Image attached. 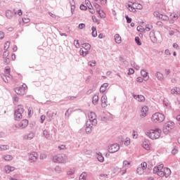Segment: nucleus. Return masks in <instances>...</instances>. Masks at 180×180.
Here are the masks:
<instances>
[{"mask_svg":"<svg viewBox=\"0 0 180 180\" xmlns=\"http://www.w3.org/2000/svg\"><path fill=\"white\" fill-rule=\"evenodd\" d=\"M153 172L154 174H157L158 176H165V178H168V176L172 174L171 169L168 167L164 168L163 164H160L158 166L155 167Z\"/></svg>","mask_w":180,"mask_h":180,"instance_id":"obj_1","label":"nucleus"},{"mask_svg":"<svg viewBox=\"0 0 180 180\" xmlns=\"http://www.w3.org/2000/svg\"><path fill=\"white\" fill-rule=\"evenodd\" d=\"M146 135L151 140H157L161 136V129L158 128L150 129L146 132Z\"/></svg>","mask_w":180,"mask_h":180,"instance_id":"obj_2","label":"nucleus"},{"mask_svg":"<svg viewBox=\"0 0 180 180\" xmlns=\"http://www.w3.org/2000/svg\"><path fill=\"white\" fill-rule=\"evenodd\" d=\"M165 120V115L161 112H155L151 117V122L153 123H162Z\"/></svg>","mask_w":180,"mask_h":180,"instance_id":"obj_3","label":"nucleus"},{"mask_svg":"<svg viewBox=\"0 0 180 180\" xmlns=\"http://www.w3.org/2000/svg\"><path fill=\"white\" fill-rule=\"evenodd\" d=\"M25 112V110L23 109V105H18L15 108V112H14V119L15 120H20L22 119V113Z\"/></svg>","mask_w":180,"mask_h":180,"instance_id":"obj_4","label":"nucleus"},{"mask_svg":"<svg viewBox=\"0 0 180 180\" xmlns=\"http://www.w3.org/2000/svg\"><path fill=\"white\" fill-rule=\"evenodd\" d=\"M67 155H57L53 157V162L58 164H64L67 162Z\"/></svg>","mask_w":180,"mask_h":180,"instance_id":"obj_5","label":"nucleus"},{"mask_svg":"<svg viewBox=\"0 0 180 180\" xmlns=\"http://www.w3.org/2000/svg\"><path fill=\"white\" fill-rule=\"evenodd\" d=\"M174 126H175V123H174L172 121L167 122L163 127V132L165 134H168L169 132L174 129Z\"/></svg>","mask_w":180,"mask_h":180,"instance_id":"obj_6","label":"nucleus"},{"mask_svg":"<svg viewBox=\"0 0 180 180\" xmlns=\"http://www.w3.org/2000/svg\"><path fill=\"white\" fill-rule=\"evenodd\" d=\"M120 149V146L117 143L112 144L108 148L109 153H117Z\"/></svg>","mask_w":180,"mask_h":180,"instance_id":"obj_7","label":"nucleus"},{"mask_svg":"<svg viewBox=\"0 0 180 180\" xmlns=\"http://www.w3.org/2000/svg\"><path fill=\"white\" fill-rule=\"evenodd\" d=\"M88 116L89 121L87 122H89V123H91V122H93V123H96V115L95 114V112H90Z\"/></svg>","mask_w":180,"mask_h":180,"instance_id":"obj_8","label":"nucleus"},{"mask_svg":"<svg viewBox=\"0 0 180 180\" xmlns=\"http://www.w3.org/2000/svg\"><path fill=\"white\" fill-rule=\"evenodd\" d=\"M130 164L131 162L127 160H125L123 162V169L120 172L121 175H124V174L127 170V168H129V166L130 165Z\"/></svg>","mask_w":180,"mask_h":180,"instance_id":"obj_9","label":"nucleus"},{"mask_svg":"<svg viewBox=\"0 0 180 180\" xmlns=\"http://www.w3.org/2000/svg\"><path fill=\"white\" fill-rule=\"evenodd\" d=\"M101 106L102 108L108 107V96L105 94L101 97Z\"/></svg>","mask_w":180,"mask_h":180,"instance_id":"obj_10","label":"nucleus"},{"mask_svg":"<svg viewBox=\"0 0 180 180\" xmlns=\"http://www.w3.org/2000/svg\"><path fill=\"white\" fill-rule=\"evenodd\" d=\"M29 125V121L27 120H22L18 124L20 129H26Z\"/></svg>","mask_w":180,"mask_h":180,"instance_id":"obj_11","label":"nucleus"},{"mask_svg":"<svg viewBox=\"0 0 180 180\" xmlns=\"http://www.w3.org/2000/svg\"><path fill=\"white\" fill-rule=\"evenodd\" d=\"M147 115H148V107L144 106L141 109V116H142V117H146Z\"/></svg>","mask_w":180,"mask_h":180,"instance_id":"obj_12","label":"nucleus"},{"mask_svg":"<svg viewBox=\"0 0 180 180\" xmlns=\"http://www.w3.org/2000/svg\"><path fill=\"white\" fill-rule=\"evenodd\" d=\"M37 157H39V155H37V153L35 152L30 153L29 155L30 161H32L33 162L37 160Z\"/></svg>","mask_w":180,"mask_h":180,"instance_id":"obj_13","label":"nucleus"},{"mask_svg":"<svg viewBox=\"0 0 180 180\" xmlns=\"http://www.w3.org/2000/svg\"><path fill=\"white\" fill-rule=\"evenodd\" d=\"M15 91L18 95H25V94H26V91L25 89H22V87H17Z\"/></svg>","mask_w":180,"mask_h":180,"instance_id":"obj_14","label":"nucleus"},{"mask_svg":"<svg viewBox=\"0 0 180 180\" xmlns=\"http://www.w3.org/2000/svg\"><path fill=\"white\" fill-rule=\"evenodd\" d=\"M134 98L138 101V102H144V101H146V98H144V96L143 95H134Z\"/></svg>","mask_w":180,"mask_h":180,"instance_id":"obj_15","label":"nucleus"},{"mask_svg":"<svg viewBox=\"0 0 180 180\" xmlns=\"http://www.w3.org/2000/svg\"><path fill=\"white\" fill-rule=\"evenodd\" d=\"M108 86H109V84L104 83L100 88V92L101 94H104V92H106V90L108 89Z\"/></svg>","mask_w":180,"mask_h":180,"instance_id":"obj_16","label":"nucleus"},{"mask_svg":"<svg viewBox=\"0 0 180 180\" xmlns=\"http://www.w3.org/2000/svg\"><path fill=\"white\" fill-rule=\"evenodd\" d=\"M179 18V13H172L170 15V19H172L173 21L178 20V18Z\"/></svg>","mask_w":180,"mask_h":180,"instance_id":"obj_17","label":"nucleus"},{"mask_svg":"<svg viewBox=\"0 0 180 180\" xmlns=\"http://www.w3.org/2000/svg\"><path fill=\"white\" fill-rule=\"evenodd\" d=\"M4 171L6 174H9L10 172H12V171H15V167L7 165L4 167Z\"/></svg>","mask_w":180,"mask_h":180,"instance_id":"obj_18","label":"nucleus"},{"mask_svg":"<svg viewBox=\"0 0 180 180\" xmlns=\"http://www.w3.org/2000/svg\"><path fill=\"white\" fill-rule=\"evenodd\" d=\"M8 57H9V51H5L3 53V58L6 60L7 64H9V58Z\"/></svg>","mask_w":180,"mask_h":180,"instance_id":"obj_19","label":"nucleus"},{"mask_svg":"<svg viewBox=\"0 0 180 180\" xmlns=\"http://www.w3.org/2000/svg\"><path fill=\"white\" fill-rule=\"evenodd\" d=\"M115 41L117 44H120L122 43V37L119 34H117L114 36Z\"/></svg>","mask_w":180,"mask_h":180,"instance_id":"obj_20","label":"nucleus"},{"mask_svg":"<svg viewBox=\"0 0 180 180\" xmlns=\"http://www.w3.org/2000/svg\"><path fill=\"white\" fill-rule=\"evenodd\" d=\"M96 12L98 13V15L101 19H105V18H106V13L103 12V10H97Z\"/></svg>","mask_w":180,"mask_h":180,"instance_id":"obj_21","label":"nucleus"},{"mask_svg":"<svg viewBox=\"0 0 180 180\" xmlns=\"http://www.w3.org/2000/svg\"><path fill=\"white\" fill-rule=\"evenodd\" d=\"M126 6L127 9L129 11V12H133V13L136 12V7L134 6V5L133 4L131 5L127 4Z\"/></svg>","mask_w":180,"mask_h":180,"instance_id":"obj_22","label":"nucleus"},{"mask_svg":"<svg viewBox=\"0 0 180 180\" xmlns=\"http://www.w3.org/2000/svg\"><path fill=\"white\" fill-rule=\"evenodd\" d=\"M142 147L145 149V150H150L151 148V146H150V143H148V141H145L143 142L142 143Z\"/></svg>","mask_w":180,"mask_h":180,"instance_id":"obj_23","label":"nucleus"},{"mask_svg":"<svg viewBox=\"0 0 180 180\" xmlns=\"http://www.w3.org/2000/svg\"><path fill=\"white\" fill-rule=\"evenodd\" d=\"M171 93L173 94H176V95H179L180 94V89L179 87H174L172 90H171Z\"/></svg>","mask_w":180,"mask_h":180,"instance_id":"obj_24","label":"nucleus"},{"mask_svg":"<svg viewBox=\"0 0 180 180\" xmlns=\"http://www.w3.org/2000/svg\"><path fill=\"white\" fill-rule=\"evenodd\" d=\"M6 16L8 18V19H12V18H13V12H12L11 10H8L6 12Z\"/></svg>","mask_w":180,"mask_h":180,"instance_id":"obj_25","label":"nucleus"},{"mask_svg":"<svg viewBox=\"0 0 180 180\" xmlns=\"http://www.w3.org/2000/svg\"><path fill=\"white\" fill-rule=\"evenodd\" d=\"M3 158L5 161H12V160H13V156L11 155H4Z\"/></svg>","mask_w":180,"mask_h":180,"instance_id":"obj_26","label":"nucleus"},{"mask_svg":"<svg viewBox=\"0 0 180 180\" xmlns=\"http://www.w3.org/2000/svg\"><path fill=\"white\" fill-rule=\"evenodd\" d=\"M86 126V133L91 132V130H92V124H91V122L87 121Z\"/></svg>","mask_w":180,"mask_h":180,"instance_id":"obj_27","label":"nucleus"},{"mask_svg":"<svg viewBox=\"0 0 180 180\" xmlns=\"http://www.w3.org/2000/svg\"><path fill=\"white\" fill-rule=\"evenodd\" d=\"M98 102H99V96L98 95H94L93 96L92 103H94V105H96Z\"/></svg>","mask_w":180,"mask_h":180,"instance_id":"obj_28","label":"nucleus"},{"mask_svg":"<svg viewBox=\"0 0 180 180\" xmlns=\"http://www.w3.org/2000/svg\"><path fill=\"white\" fill-rule=\"evenodd\" d=\"M141 75H142V77H143L145 81H147V79H148V73H147V72H146L145 70H141Z\"/></svg>","mask_w":180,"mask_h":180,"instance_id":"obj_29","label":"nucleus"},{"mask_svg":"<svg viewBox=\"0 0 180 180\" xmlns=\"http://www.w3.org/2000/svg\"><path fill=\"white\" fill-rule=\"evenodd\" d=\"M134 6H135V11H136V9H139L140 11H141V9H143V5L139 4V3H133Z\"/></svg>","mask_w":180,"mask_h":180,"instance_id":"obj_30","label":"nucleus"},{"mask_svg":"<svg viewBox=\"0 0 180 180\" xmlns=\"http://www.w3.org/2000/svg\"><path fill=\"white\" fill-rule=\"evenodd\" d=\"M123 143H124V146H130V143H131V140L130 139V138L127 137V138L124 140Z\"/></svg>","mask_w":180,"mask_h":180,"instance_id":"obj_31","label":"nucleus"},{"mask_svg":"<svg viewBox=\"0 0 180 180\" xmlns=\"http://www.w3.org/2000/svg\"><path fill=\"white\" fill-rule=\"evenodd\" d=\"M91 30H92L91 34L93 37H96V36H98V32L96 31V27H92Z\"/></svg>","mask_w":180,"mask_h":180,"instance_id":"obj_32","label":"nucleus"},{"mask_svg":"<svg viewBox=\"0 0 180 180\" xmlns=\"http://www.w3.org/2000/svg\"><path fill=\"white\" fill-rule=\"evenodd\" d=\"M5 74L7 77H11V68L7 66L5 68Z\"/></svg>","mask_w":180,"mask_h":180,"instance_id":"obj_33","label":"nucleus"},{"mask_svg":"<svg viewBox=\"0 0 180 180\" xmlns=\"http://www.w3.org/2000/svg\"><path fill=\"white\" fill-rule=\"evenodd\" d=\"M0 150L1 151H5L6 150H9V146H8V145H1L0 146Z\"/></svg>","mask_w":180,"mask_h":180,"instance_id":"obj_34","label":"nucleus"},{"mask_svg":"<svg viewBox=\"0 0 180 180\" xmlns=\"http://www.w3.org/2000/svg\"><path fill=\"white\" fill-rule=\"evenodd\" d=\"M136 173L139 174V175H143L144 174V170L141 168L140 167H139L137 169H136Z\"/></svg>","mask_w":180,"mask_h":180,"instance_id":"obj_35","label":"nucleus"},{"mask_svg":"<svg viewBox=\"0 0 180 180\" xmlns=\"http://www.w3.org/2000/svg\"><path fill=\"white\" fill-rule=\"evenodd\" d=\"M97 159L100 162H103L105 161V158L101 154H98Z\"/></svg>","mask_w":180,"mask_h":180,"instance_id":"obj_36","label":"nucleus"},{"mask_svg":"<svg viewBox=\"0 0 180 180\" xmlns=\"http://www.w3.org/2000/svg\"><path fill=\"white\" fill-rule=\"evenodd\" d=\"M156 77L158 79H159L160 81L164 79V75H162L161 72H157Z\"/></svg>","mask_w":180,"mask_h":180,"instance_id":"obj_37","label":"nucleus"},{"mask_svg":"<svg viewBox=\"0 0 180 180\" xmlns=\"http://www.w3.org/2000/svg\"><path fill=\"white\" fill-rule=\"evenodd\" d=\"M34 137V133H30L27 137H25V140H32Z\"/></svg>","mask_w":180,"mask_h":180,"instance_id":"obj_38","label":"nucleus"},{"mask_svg":"<svg viewBox=\"0 0 180 180\" xmlns=\"http://www.w3.org/2000/svg\"><path fill=\"white\" fill-rule=\"evenodd\" d=\"M82 47H83V49H84V50L88 51V50L91 49V44H83Z\"/></svg>","mask_w":180,"mask_h":180,"instance_id":"obj_39","label":"nucleus"},{"mask_svg":"<svg viewBox=\"0 0 180 180\" xmlns=\"http://www.w3.org/2000/svg\"><path fill=\"white\" fill-rule=\"evenodd\" d=\"M140 167L142 168V169H143V171H146V169H147V162H143L141 164Z\"/></svg>","mask_w":180,"mask_h":180,"instance_id":"obj_40","label":"nucleus"},{"mask_svg":"<svg viewBox=\"0 0 180 180\" xmlns=\"http://www.w3.org/2000/svg\"><path fill=\"white\" fill-rule=\"evenodd\" d=\"M79 180H86V173L83 172V173L79 176Z\"/></svg>","mask_w":180,"mask_h":180,"instance_id":"obj_41","label":"nucleus"},{"mask_svg":"<svg viewBox=\"0 0 180 180\" xmlns=\"http://www.w3.org/2000/svg\"><path fill=\"white\" fill-rule=\"evenodd\" d=\"M94 6L96 12H98V11H101V9H102V8H101V5L98 4L97 3L94 4Z\"/></svg>","mask_w":180,"mask_h":180,"instance_id":"obj_42","label":"nucleus"},{"mask_svg":"<svg viewBox=\"0 0 180 180\" xmlns=\"http://www.w3.org/2000/svg\"><path fill=\"white\" fill-rule=\"evenodd\" d=\"M161 15L162 14H160V13L158 11H155L153 13V15L155 16V18H158V19H161Z\"/></svg>","mask_w":180,"mask_h":180,"instance_id":"obj_43","label":"nucleus"},{"mask_svg":"<svg viewBox=\"0 0 180 180\" xmlns=\"http://www.w3.org/2000/svg\"><path fill=\"white\" fill-rule=\"evenodd\" d=\"M70 2H72L71 11H72V12H74V9H75V3L74 2V0H70Z\"/></svg>","mask_w":180,"mask_h":180,"instance_id":"obj_44","label":"nucleus"},{"mask_svg":"<svg viewBox=\"0 0 180 180\" xmlns=\"http://www.w3.org/2000/svg\"><path fill=\"white\" fill-rule=\"evenodd\" d=\"M10 46H11V42L10 41H6L4 44V50H8V49H9Z\"/></svg>","mask_w":180,"mask_h":180,"instance_id":"obj_45","label":"nucleus"},{"mask_svg":"<svg viewBox=\"0 0 180 180\" xmlns=\"http://www.w3.org/2000/svg\"><path fill=\"white\" fill-rule=\"evenodd\" d=\"M160 18H159V19H161L162 20H168V19H169V18H168V16H167V15H160Z\"/></svg>","mask_w":180,"mask_h":180,"instance_id":"obj_46","label":"nucleus"},{"mask_svg":"<svg viewBox=\"0 0 180 180\" xmlns=\"http://www.w3.org/2000/svg\"><path fill=\"white\" fill-rule=\"evenodd\" d=\"M135 41L138 46H141V41H140V38L139 37L135 38Z\"/></svg>","mask_w":180,"mask_h":180,"instance_id":"obj_47","label":"nucleus"},{"mask_svg":"<svg viewBox=\"0 0 180 180\" xmlns=\"http://www.w3.org/2000/svg\"><path fill=\"white\" fill-rule=\"evenodd\" d=\"M91 19H92L93 22H94V23H99V20H98V18H96V16L93 15L91 17Z\"/></svg>","mask_w":180,"mask_h":180,"instance_id":"obj_48","label":"nucleus"},{"mask_svg":"<svg viewBox=\"0 0 180 180\" xmlns=\"http://www.w3.org/2000/svg\"><path fill=\"white\" fill-rule=\"evenodd\" d=\"M80 54H81V56H83L84 57H85V56H86V54H88V51H84L83 49H80Z\"/></svg>","mask_w":180,"mask_h":180,"instance_id":"obj_49","label":"nucleus"},{"mask_svg":"<svg viewBox=\"0 0 180 180\" xmlns=\"http://www.w3.org/2000/svg\"><path fill=\"white\" fill-rule=\"evenodd\" d=\"M89 65H90V67H95V65H96V62L95 60L90 61L89 62Z\"/></svg>","mask_w":180,"mask_h":180,"instance_id":"obj_50","label":"nucleus"},{"mask_svg":"<svg viewBox=\"0 0 180 180\" xmlns=\"http://www.w3.org/2000/svg\"><path fill=\"white\" fill-rule=\"evenodd\" d=\"M75 174V170L74 169H71L68 172V175H74Z\"/></svg>","mask_w":180,"mask_h":180,"instance_id":"obj_51","label":"nucleus"},{"mask_svg":"<svg viewBox=\"0 0 180 180\" xmlns=\"http://www.w3.org/2000/svg\"><path fill=\"white\" fill-rule=\"evenodd\" d=\"M74 44L77 49H79V42L78 41V40H75Z\"/></svg>","mask_w":180,"mask_h":180,"instance_id":"obj_52","label":"nucleus"},{"mask_svg":"<svg viewBox=\"0 0 180 180\" xmlns=\"http://www.w3.org/2000/svg\"><path fill=\"white\" fill-rule=\"evenodd\" d=\"M151 29H153V25H147L146 26V30L147 32H150V30H151Z\"/></svg>","mask_w":180,"mask_h":180,"instance_id":"obj_53","label":"nucleus"},{"mask_svg":"<svg viewBox=\"0 0 180 180\" xmlns=\"http://www.w3.org/2000/svg\"><path fill=\"white\" fill-rule=\"evenodd\" d=\"M80 9H81V11H86L88 9V8L85 5L81 4Z\"/></svg>","mask_w":180,"mask_h":180,"instance_id":"obj_54","label":"nucleus"},{"mask_svg":"<svg viewBox=\"0 0 180 180\" xmlns=\"http://www.w3.org/2000/svg\"><path fill=\"white\" fill-rule=\"evenodd\" d=\"M32 115H33V108H30L28 109V115H29V116H32Z\"/></svg>","mask_w":180,"mask_h":180,"instance_id":"obj_55","label":"nucleus"},{"mask_svg":"<svg viewBox=\"0 0 180 180\" xmlns=\"http://www.w3.org/2000/svg\"><path fill=\"white\" fill-rule=\"evenodd\" d=\"M132 137H133V139H137V137H139V134H137L136 131H133Z\"/></svg>","mask_w":180,"mask_h":180,"instance_id":"obj_56","label":"nucleus"},{"mask_svg":"<svg viewBox=\"0 0 180 180\" xmlns=\"http://www.w3.org/2000/svg\"><path fill=\"white\" fill-rule=\"evenodd\" d=\"M22 22L24 23H29L30 22V19L24 18H22Z\"/></svg>","mask_w":180,"mask_h":180,"instance_id":"obj_57","label":"nucleus"},{"mask_svg":"<svg viewBox=\"0 0 180 180\" xmlns=\"http://www.w3.org/2000/svg\"><path fill=\"white\" fill-rule=\"evenodd\" d=\"M15 14L17 13V15H18V16H22V15H23V11H22V10H18L17 13H15Z\"/></svg>","mask_w":180,"mask_h":180,"instance_id":"obj_58","label":"nucleus"},{"mask_svg":"<svg viewBox=\"0 0 180 180\" xmlns=\"http://www.w3.org/2000/svg\"><path fill=\"white\" fill-rule=\"evenodd\" d=\"M134 72V70L133 68H129L128 75H133Z\"/></svg>","mask_w":180,"mask_h":180,"instance_id":"obj_59","label":"nucleus"},{"mask_svg":"<svg viewBox=\"0 0 180 180\" xmlns=\"http://www.w3.org/2000/svg\"><path fill=\"white\" fill-rule=\"evenodd\" d=\"M55 171H56V172H57L58 174H59V172L61 171V167L57 166V167L55 168Z\"/></svg>","mask_w":180,"mask_h":180,"instance_id":"obj_60","label":"nucleus"},{"mask_svg":"<svg viewBox=\"0 0 180 180\" xmlns=\"http://www.w3.org/2000/svg\"><path fill=\"white\" fill-rule=\"evenodd\" d=\"M127 23H131V18H129L127 15L125 16Z\"/></svg>","mask_w":180,"mask_h":180,"instance_id":"obj_61","label":"nucleus"},{"mask_svg":"<svg viewBox=\"0 0 180 180\" xmlns=\"http://www.w3.org/2000/svg\"><path fill=\"white\" fill-rule=\"evenodd\" d=\"M22 89H24V91L26 92L27 89V85H26L25 84H23L22 85V87H21Z\"/></svg>","mask_w":180,"mask_h":180,"instance_id":"obj_62","label":"nucleus"},{"mask_svg":"<svg viewBox=\"0 0 180 180\" xmlns=\"http://www.w3.org/2000/svg\"><path fill=\"white\" fill-rule=\"evenodd\" d=\"M84 27H85V24H84V23H81V24H79V29H84Z\"/></svg>","mask_w":180,"mask_h":180,"instance_id":"obj_63","label":"nucleus"},{"mask_svg":"<svg viewBox=\"0 0 180 180\" xmlns=\"http://www.w3.org/2000/svg\"><path fill=\"white\" fill-rule=\"evenodd\" d=\"M89 12H90V13L94 15V13H95V9L89 8Z\"/></svg>","mask_w":180,"mask_h":180,"instance_id":"obj_64","label":"nucleus"}]
</instances>
